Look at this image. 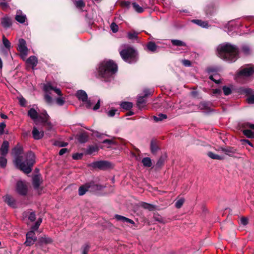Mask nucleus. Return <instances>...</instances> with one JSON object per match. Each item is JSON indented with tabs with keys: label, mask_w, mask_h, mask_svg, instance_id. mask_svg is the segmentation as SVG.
I'll return each mask as SVG.
<instances>
[{
	"label": "nucleus",
	"mask_w": 254,
	"mask_h": 254,
	"mask_svg": "<svg viewBox=\"0 0 254 254\" xmlns=\"http://www.w3.org/2000/svg\"><path fill=\"white\" fill-rule=\"evenodd\" d=\"M217 54L224 61L234 62L238 58L239 50L234 45L229 43H223L218 46Z\"/></svg>",
	"instance_id": "7ed1b4c3"
},
{
	"label": "nucleus",
	"mask_w": 254,
	"mask_h": 254,
	"mask_svg": "<svg viewBox=\"0 0 254 254\" xmlns=\"http://www.w3.org/2000/svg\"><path fill=\"white\" fill-rule=\"evenodd\" d=\"M49 118V116L47 114L46 111H45L41 115H39V119L43 123H46L48 120Z\"/></svg>",
	"instance_id": "c756f323"
},
{
	"label": "nucleus",
	"mask_w": 254,
	"mask_h": 254,
	"mask_svg": "<svg viewBox=\"0 0 254 254\" xmlns=\"http://www.w3.org/2000/svg\"><path fill=\"white\" fill-rule=\"evenodd\" d=\"M247 101L250 104L254 103V95L250 96L247 98Z\"/></svg>",
	"instance_id": "69168bd1"
},
{
	"label": "nucleus",
	"mask_w": 254,
	"mask_h": 254,
	"mask_svg": "<svg viewBox=\"0 0 254 254\" xmlns=\"http://www.w3.org/2000/svg\"><path fill=\"white\" fill-rule=\"evenodd\" d=\"M53 242L52 239L47 237L46 235H44L43 237H41L38 239V241L37 242V245L41 246L43 245H48L51 244Z\"/></svg>",
	"instance_id": "f8f14e48"
},
{
	"label": "nucleus",
	"mask_w": 254,
	"mask_h": 254,
	"mask_svg": "<svg viewBox=\"0 0 254 254\" xmlns=\"http://www.w3.org/2000/svg\"><path fill=\"white\" fill-rule=\"evenodd\" d=\"M207 155L210 158H212L213 159L222 160V159H224L223 157H222L221 156H220V155H217V154H214V153H213L212 152H208Z\"/></svg>",
	"instance_id": "4c0bfd02"
},
{
	"label": "nucleus",
	"mask_w": 254,
	"mask_h": 254,
	"mask_svg": "<svg viewBox=\"0 0 254 254\" xmlns=\"http://www.w3.org/2000/svg\"><path fill=\"white\" fill-rule=\"evenodd\" d=\"M242 51L245 54H249L250 53V49L247 46H244L242 47Z\"/></svg>",
	"instance_id": "6e6d98bb"
},
{
	"label": "nucleus",
	"mask_w": 254,
	"mask_h": 254,
	"mask_svg": "<svg viewBox=\"0 0 254 254\" xmlns=\"http://www.w3.org/2000/svg\"><path fill=\"white\" fill-rule=\"evenodd\" d=\"M44 98H45V101L48 103L50 104L52 102L53 99L49 94H45Z\"/></svg>",
	"instance_id": "603ef678"
},
{
	"label": "nucleus",
	"mask_w": 254,
	"mask_h": 254,
	"mask_svg": "<svg viewBox=\"0 0 254 254\" xmlns=\"http://www.w3.org/2000/svg\"><path fill=\"white\" fill-rule=\"evenodd\" d=\"M1 24L4 28H9L12 24L11 18L7 16L3 17L1 19Z\"/></svg>",
	"instance_id": "f3484780"
},
{
	"label": "nucleus",
	"mask_w": 254,
	"mask_h": 254,
	"mask_svg": "<svg viewBox=\"0 0 254 254\" xmlns=\"http://www.w3.org/2000/svg\"><path fill=\"white\" fill-rule=\"evenodd\" d=\"M146 47L147 49L152 52H155L157 47L155 43L153 42H149L147 44Z\"/></svg>",
	"instance_id": "473e14b6"
},
{
	"label": "nucleus",
	"mask_w": 254,
	"mask_h": 254,
	"mask_svg": "<svg viewBox=\"0 0 254 254\" xmlns=\"http://www.w3.org/2000/svg\"><path fill=\"white\" fill-rule=\"evenodd\" d=\"M4 201L10 206L15 207L16 205L14 199L9 195H6L4 197Z\"/></svg>",
	"instance_id": "393cba45"
},
{
	"label": "nucleus",
	"mask_w": 254,
	"mask_h": 254,
	"mask_svg": "<svg viewBox=\"0 0 254 254\" xmlns=\"http://www.w3.org/2000/svg\"><path fill=\"white\" fill-rule=\"evenodd\" d=\"M139 33L135 31H131L127 33V37L128 39L133 40H137Z\"/></svg>",
	"instance_id": "cd10ccee"
},
{
	"label": "nucleus",
	"mask_w": 254,
	"mask_h": 254,
	"mask_svg": "<svg viewBox=\"0 0 254 254\" xmlns=\"http://www.w3.org/2000/svg\"><path fill=\"white\" fill-rule=\"evenodd\" d=\"M221 93V90L220 89H215L213 90V95H220Z\"/></svg>",
	"instance_id": "774afa93"
},
{
	"label": "nucleus",
	"mask_w": 254,
	"mask_h": 254,
	"mask_svg": "<svg viewBox=\"0 0 254 254\" xmlns=\"http://www.w3.org/2000/svg\"><path fill=\"white\" fill-rule=\"evenodd\" d=\"M184 202H185V199L183 198H181L178 199L175 202V206H176V207L177 208H180L182 206V205L184 204Z\"/></svg>",
	"instance_id": "a18cd8bd"
},
{
	"label": "nucleus",
	"mask_w": 254,
	"mask_h": 254,
	"mask_svg": "<svg viewBox=\"0 0 254 254\" xmlns=\"http://www.w3.org/2000/svg\"><path fill=\"white\" fill-rule=\"evenodd\" d=\"M192 22L202 28H208V24L206 21H202L201 20L194 19L192 20Z\"/></svg>",
	"instance_id": "a878e982"
},
{
	"label": "nucleus",
	"mask_w": 254,
	"mask_h": 254,
	"mask_svg": "<svg viewBox=\"0 0 254 254\" xmlns=\"http://www.w3.org/2000/svg\"><path fill=\"white\" fill-rule=\"evenodd\" d=\"M8 6V4L6 2L2 1L0 2V7H1L2 9H6Z\"/></svg>",
	"instance_id": "13d9d810"
},
{
	"label": "nucleus",
	"mask_w": 254,
	"mask_h": 254,
	"mask_svg": "<svg viewBox=\"0 0 254 254\" xmlns=\"http://www.w3.org/2000/svg\"><path fill=\"white\" fill-rule=\"evenodd\" d=\"M240 221L241 224L243 225H246L248 223V219L246 217H242Z\"/></svg>",
	"instance_id": "680f3d73"
},
{
	"label": "nucleus",
	"mask_w": 254,
	"mask_h": 254,
	"mask_svg": "<svg viewBox=\"0 0 254 254\" xmlns=\"http://www.w3.org/2000/svg\"><path fill=\"white\" fill-rule=\"evenodd\" d=\"M122 48L123 49L120 51V54L124 61L129 64L137 61V53L133 48L127 45H123Z\"/></svg>",
	"instance_id": "20e7f679"
},
{
	"label": "nucleus",
	"mask_w": 254,
	"mask_h": 254,
	"mask_svg": "<svg viewBox=\"0 0 254 254\" xmlns=\"http://www.w3.org/2000/svg\"><path fill=\"white\" fill-rule=\"evenodd\" d=\"M223 90L224 93L225 95H229L232 92L231 89L230 87H227L226 86H223Z\"/></svg>",
	"instance_id": "09e8293b"
},
{
	"label": "nucleus",
	"mask_w": 254,
	"mask_h": 254,
	"mask_svg": "<svg viewBox=\"0 0 254 254\" xmlns=\"http://www.w3.org/2000/svg\"><path fill=\"white\" fill-rule=\"evenodd\" d=\"M99 150V148L96 145H91L88 147L87 149V153L88 154H91L94 152H97Z\"/></svg>",
	"instance_id": "72a5a7b5"
},
{
	"label": "nucleus",
	"mask_w": 254,
	"mask_h": 254,
	"mask_svg": "<svg viewBox=\"0 0 254 254\" xmlns=\"http://www.w3.org/2000/svg\"><path fill=\"white\" fill-rule=\"evenodd\" d=\"M121 107L126 110H129L132 107V104L129 102H124L120 104Z\"/></svg>",
	"instance_id": "c9c22d12"
},
{
	"label": "nucleus",
	"mask_w": 254,
	"mask_h": 254,
	"mask_svg": "<svg viewBox=\"0 0 254 254\" xmlns=\"http://www.w3.org/2000/svg\"><path fill=\"white\" fill-rule=\"evenodd\" d=\"M90 184L89 183L80 186L78 189V194L79 195H83L88 191L90 190Z\"/></svg>",
	"instance_id": "412c9836"
},
{
	"label": "nucleus",
	"mask_w": 254,
	"mask_h": 254,
	"mask_svg": "<svg viewBox=\"0 0 254 254\" xmlns=\"http://www.w3.org/2000/svg\"><path fill=\"white\" fill-rule=\"evenodd\" d=\"M75 5L78 8H83L85 6V4L82 0L76 1L75 2Z\"/></svg>",
	"instance_id": "de8ad7c7"
},
{
	"label": "nucleus",
	"mask_w": 254,
	"mask_h": 254,
	"mask_svg": "<svg viewBox=\"0 0 254 254\" xmlns=\"http://www.w3.org/2000/svg\"><path fill=\"white\" fill-rule=\"evenodd\" d=\"M7 164V159L4 156H1L0 157V167L4 168L6 166Z\"/></svg>",
	"instance_id": "49530a36"
},
{
	"label": "nucleus",
	"mask_w": 254,
	"mask_h": 254,
	"mask_svg": "<svg viewBox=\"0 0 254 254\" xmlns=\"http://www.w3.org/2000/svg\"><path fill=\"white\" fill-rule=\"evenodd\" d=\"M166 154H164L160 156L159 159L157 162L156 166L158 167H160L164 163L167 158Z\"/></svg>",
	"instance_id": "2f4dec72"
},
{
	"label": "nucleus",
	"mask_w": 254,
	"mask_h": 254,
	"mask_svg": "<svg viewBox=\"0 0 254 254\" xmlns=\"http://www.w3.org/2000/svg\"><path fill=\"white\" fill-rule=\"evenodd\" d=\"M17 50L20 53L21 58L24 60L27 55L28 49L26 46V42L23 39L19 40Z\"/></svg>",
	"instance_id": "0eeeda50"
},
{
	"label": "nucleus",
	"mask_w": 254,
	"mask_h": 254,
	"mask_svg": "<svg viewBox=\"0 0 254 254\" xmlns=\"http://www.w3.org/2000/svg\"><path fill=\"white\" fill-rule=\"evenodd\" d=\"M117 112L116 109H111L107 112V115L109 117H113L115 116L116 113Z\"/></svg>",
	"instance_id": "5fc2aeb1"
},
{
	"label": "nucleus",
	"mask_w": 254,
	"mask_h": 254,
	"mask_svg": "<svg viewBox=\"0 0 254 254\" xmlns=\"http://www.w3.org/2000/svg\"><path fill=\"white\" fill-rule=\"evenodd\" d=\"M210 104L206 102H202L198 105L200 110H208L209 108Z\"/></svg>",
	"instance_id": "58836bf2"
},
{
	"label": "nucleus",
	"mask_w": 254,
	"mask_h": 254,
	"mask_svg": "<svg viewBox=\"0 0 254 254\" xmlns=\"http://www.w3.org/2000/svg\"><path fill=\"white\" fill-rule=\"evenodd\" d=\"M28 115L30 118L35 121L36 120L39 119V115L38 112L33 108L30 109L28 111Z\"/></svg>",
	"instance_id": "5701e85b"
},
{
	"label": "nucleus",
	"mask_w": 254,
	"mask_h": 254,
	"mask_svg": "<svg viewBox=\"0 0 254 254\" xmlns=\"http://www.w3.org/2000/svg\"><path fill=\"white\" fill-rule=\"evenodd\" d=\"M82 156V154H78V153H76V154H74L72 156V157L74 159H79L80 158H81Z\"/></svg>",
	"instance_id": "338daca9"
},
{
	"label": "nucleus",
	"mask_w": 254,
	"mask_h": 254,
	"mask_svg": "<svg viewBox=\"0 0 254 254\" xmlns=\"http://www.w3.org/2000/svg\"><path fill=\"white\" fill-rule=\"evenodd\" d=\"M112 31L114 33H116L119 30V27L115 23L113 22L110 26Z\"/></svg>",
	"instance_id": "8fccbe9b"
},
{
	"label": "nucleus",
	"mask_w": 254,
	"mask_h": 254,
	"mask_svg": "<svg viewBox=\"0 0 254 254\" xmlns=\"http://www.w3.org/2000/svg\"><path fill=\"white\" fill-rule=\"evenodd\" d=\"M92 166L100 170H106L111 167V164L107 161H99L93 162Z\"/></svg>",
	"instance_id": "1a4fd4ad"
},
{
	"label": "nucleus",
	"mask_w": 254,
	"mask_h": 254,
	"mask_svg": "<svg viewBox=\"0 0 254 254\" xmlns=\"http://www.w3.org/2000/svg\"><path fill=\"white\" fill-rule=\"evenodd\" d=\"M9 148V143L5 140L3 142L0 148V152L1 156H5L8 153Z\"/></svg>",
	"instance_id": "dca6fc26"
},
{
	"label": "nucleus",
	"mask_w": 254,
	"mask_h": 254,
	"mask_svg": "<svg viewBox=\"0 0 254 254\" xmlns=\"http://www.w3.org/2000/svg\"><path fill=\"white\" fill-rule=\"evenodd\" d=\"M158 147L154 142V141L152 140L150 143V149L152 153H155L158 150Z\"/></svg>",
	"instance_id": "c03bdc74"
},
{
	"label": "nucleus",
	"mask_w": 254,
	"mask_h": 254,
	"mask_svg": "<svg viewBox=\"0 0 254 254\" xmlns=\"http://www.w3.org/2000/svg\"><path fill=\"white\" fill-rule=\"evenodd\" d=\"M167 115L163 114H159L157 116H154L153 118L155 122L162 121L164 119H167Z\"/></svg>",
	"instance_id": "e433bc0d"
},
{
	"label": "nucleus",
	"mask_w": 254,
	"mask_h": 254,
	"mask_svg": "<svg viewBox=\"0 0 254 254\" xmlns=\"http://www.w3.org/2000/svg\"><path fill=\"white\" fill-rule=\"evenodd\" d=\"M171 43L173 46H178V47H186V44L181 40H175L173 39L171 40Z\"/></svg>",
	"instance_id": "7c9ffc66"
},
{
	"label": "nucleus",
	"mask_w": 254,
	"mask_h": 254,
	"mask_svg": "<svg viewBox=\"0 0 254 254\" xmlns=\"http://www.w3.org/2000/svg\"><path fill=\"white\" fill-rule=\"evenodd\" d=\"M221 150L224 152L226 155L230 156H233L236 153L237 150L235 148L231 147L227 148H221Z\"/></svg>",
	"instance_id": "aec40b11"
},
{
	"label": "nucleus",
	"mask_w": 254,
	"mask_h": 254,
	"mask_svg": "<svg viewBox=\"0 0 254 254\" xmlns=\"http://www.w3.org/2000/svg\"><path fill=\"white\" fill-rule=\"evenodd\" d=\"M16 191L20 195H25L27 192V188L22 181H19L16 184Z\"/></svg>",
	"instance_id": "9d476101"
},
{
	"label": "nucleus",
	"mask_w": 254,
	"mask_h": 254,
	"mask_svg": "<svg viewBox=\"0 0 254 254\" xmlns=\"http://www.w3.org/2000/svg\"><path fill=\"white\" fill-rule=\"evenodd\" d=\"M41 183L40 177L39 175H35L32 178V184L35 189H38Z\"/></svg>",
	"instance_id": "4be33fe9"
},
{
	"label": "nucleus",
	"mask_w": 254,
	"mask_h": 254,
	"mask_svg": "<svg viewBox=\"0 0 254 254\" xmlns=\"http://www.w3.org/2000/svg\"><path fill=\"white\" fill-rule=\"evenodd\" d=\"M6 125L4 123H1L0 124V134H2L4 133V129Z\"/></svg>",
	"instance_id": "4d7b16f0"
},
{
	"label": "nucleus",
	"mask_w": 254,
	"mask_h": 254,
	"mask_svg": "<svg viewBox=\"0 0 254 254\" xmlns=\"http://www.w3.org/2000/svg\"><path fill=\"white\" fill-rule=\"evenodd\" d=\"M234 22L233 21L229 22L228 24H227L228 28V29L231 27L232 29L231 30H228L227 32L228 34L232 35V34L231 33V31L235 29V27H234Z\"/></svg>",
	"instance_id": "3c124183"
},
{
	"label": "nucleus",
	"mask_w": 254,
	"mask_h": 254,
	"mask_svg": "<svg viewBox=\"0 0 254 254\" xmlns=\"http://www.w3.org/2000/svg\"><path fill=\"white\" fill-rule=\"evenodd\" d=\"M115 218L117 221H119L123 222L124 223H129L131 224H134V222L132 220L122 215L116 214L115 215Z\"/></svg>",
	"instance_id": "6ab92c4d"
},
{
	"label": "nucleus",
	"mask_w": 254,
	"mask_h": 254,
	"mask_svg": "<svg viewBox=\"0 0 254 254\" xmlns=\"http://www.w3.org/2000/svg\"><path fill=\"white\" fill-rule=\"evenodd\" d=\"M23 218H27L31 222H33L36 219V215L34 212L28 210L22 214Z\"/></svg>",
	"instance_id": "2eb2a0df"
},
{
	"label": "nucleus",
	"mask_w": 254,
	"mask_h": 254,
	"mask_svg": "<svg viewBox=\"0 0 254 254\" xmlns=\"http://www.w3.org/2000/svg\"><path fill=\"white\" fill-rule=\"evenodd\" d=\"M132 5L134 8V9L138 13H141L143 11V8L140 6L136 2L132 3Z\"/></svg>",
	"instance_id": "a19ab883"
},
{
	"label": "nucleus",
	"mask_w": 254,
	"mask_h": 254,
	"mask_svg": "<svg viewBox=\"0 0 254 254\" xmlns=\"http://www.w3.org/2000/svg\"><path fill=\"white\" fill-rule=\"evenodd\" d=\"M26 63L30 65L32 69H34L38 63L37 58L34 56H30L26 60Z\"/></svg>",
	"instance_id": "a211bd4d"
},
{
	"label": "nucleus",
	"mask_w": 254,
	"mask_h": 254,
	"mask_svg": "<svg viewBox=\"0 0 254 254\" xmlns=\"http://www.w3.org/2000/svg\"><path fill=\"white\" fill-rule=\"evenodd\" d=\"M88 135L86 132H81L78 135V140L80 143L86 142L88 141Z\"/></svg>",
	"instance_id": "b1692460"
},
{
	"label": "nucleus",
	"mask_w": 254,
	"mask_h": 254,
	"mask_svg": "<svg viewBox=\"0 0 254 254\" xmlns=\"http://www.w3.org/2000/svg\"><path fill=\"white\" fill-rule=\"evenodd\" d=\"M254 73V65L251 64L242 67L238 72V76L242 77H249Z\"/></svg>",
	"instance_id": "423d86ee"
},
{
	"label": "nucleus",
	"mask_w": 254,
	"mask_h": 254,
	"mask_svg": "<svg viewBox=\"0 0 254 254\" xmlns=\"http://www.w3.org/2000/svg\"><path fill=\"white\" fill-rule=\"evenodd\" d=\"M39 226V224H38V223L36 222L35 224L31 227V230L30 231H33L34 232H35V231L37 230L38 229Z\"/></svg>",
	"instance_id": "0e129e2a"
},
{
	"label": "nucleus",
	"mask_w": 254,
	"mask_h": 254,
	"mask_svg": "<svg viewBox=\"0 0 254 254\" xmlns=\"http://www.w3.org/2000/svg\"><path fill=\"white\" fill-rule=\"evenodd\" d=\"M36 241L37 237L36 236L35 232L30 231L26 233V241L24 242V245L26 246L29 247L33 245Z\"/></svg>",
	"instance_id": "6e6552de"
},
{
	"label": "nucleus",
	"mask_w": 254,
	"mask_h": 254,
	"mask_svg": "<svg viewBox=\"0 0 254 254\" xmlns=\"http://www.w3.org/2000/svg\"><path fill=\"white\" fill-rule=\"evenodd\" d=\"M23 149L20 146H16L12 150V154L15 157L14 163L17 168L26 174L31 172L32 167L35 163L34 154L30 151L26 155L25 160L22 162L20 155L22 154Z\"/></svg>",
	"instance_id": "f03ea898"
},
{
	"label": "nucleus",
	"mask_w": 254,
	"mask_h": 254,
	"mask_svg": "<svg viewBox=\"0 0 254 254\" xmlns=\"http://www.w3.org/2000/svg\"><path fill=\"white\" fill-rule=\"evenodd\" d=\"M89 250V246L87 245L84 246L83 248L82 254H88Z\"/></svg>",
	"instance_id": "bf43d9fd"
},
{
	"label": "nucleus",
	"mask_w": 254,
	"mask_h": 254,
	"mask_svg": "<svg viewBox=\"0 0 254 254\" xmlns=\"http://www.w3.org/2000/svg\"><path fill=\"white\" fill-rule=\"evenodd\" d=\"M19 104L21 106H24L26 104V100L23 98L21 97L19 99Z\"/></svg>",
	"instance_id": "e2e57ef3"
},
{
	"label": "nucleus",
	"mask_w": 254,
	"mask_h": 254,
	"mask_svg": "<svg viewBox=\"0 0 254 254\" xmlns=\"http://www.w3.org/2000/svg\"><path fill=\"white\" fill-rule=\"evenodd\" d=\"M15 20L20 23H23L26 19V16L20 10H17L15 16Z\"/></svg>",
	"instance_id": "4468645a"
},
{
	"label": "nucleus",
	"mask_w": 254,
	"mask_h": 254,
	"mask_svg": "<svg viewBox=\"0 0 254 254\" xmlns=\"http://www.w3.org/2000/svg\"><path fill=\"white\" fill-rule=\"evenodd\" d=\"M2 43L6 48L8 49H10L11 46L10 43L9 42L8 40L5 38V37L4 35L2 36Z\"/></svg>",
	"instance_id": "37998d69"
},
{
	"label": "nucleus",
	"mask_w": 254,
	"mask_h": 254,
	"mask_svg": "<svg viewBox=\"0 0 254 254\" xmlns=\"http://www.w3.org/2000/svg\"><path fill=\"white\" fill-rule=\"evenodd\" d=\"M32 134L34 139L39 140L43 137L44 131L43 130L39 131L37 127H34L32 130Z\"/></svg>",
	"instance_id": "ddd939ff"
},
{
	"label": "nucleus",
	"mask_w": 254,
	"mask_h": 254,
	"mask_svg": "<svg viewBox=\"0 0 254 254\" xmlns=\"http://www.w3.org/2000/svg\"><path fill=\"white\" fill-rule=\"evenodd\" d=\"M56 102L59 105L62 106L64 104L65 101L63 98L59 97L57 98Z\"/></svg>",
	"instance_id": "864d4df0"
},
{
	"label": "nucleus",
	"mask_w": 254,
	"mask_h": 254,
	"mask_svg": "<svg viewBox=\"0 0 254 254\" xmlns=\"http://www.w3.org/2000/svg\"><path fill=\"white\" fill-rule=\"evenodd\" d=\"M244 135L249 138H254V132L250 129H244L243 131Z\"/></svg>",
	"instance_id": "79ce46f5"
},
{
	"label": "nucleus",
	"mask_w": 254,
	"mask_h": 254,
	"mask_svg": "<svg viewBox=\"0 0 254 254\" xmlns=\"http://www.w3.org/2000/svg\"><path fill=\"white\" fill-rule=\"evenodd\" d=\"M44 90L47 93L49 92L50 90H54L58 95L62 96L61 90L59 88L53 87L50 83L44 85Z\"/></svg>",
	"instance_id": "9b49d317"
},
{
	"label": "nucleus",
	"mask_w": 254,
	"mask_h": 254,
	"mask_svg": "<svg viewBox=\"0 0 254 254\" xmlns=\"http://www.w3.org/2000/svg\"><path fill=\"white\" fill-rule=\"evenodd\" d=\"M76 96L79 100L82 101L86 104L85 106L87 108H91L95 103V101L90 99H88L87 94L84 90H80L77 91L76 93Z\"/></svg>",
	"instance_id": "39448f33"
},
{
	"label": "nucleus",
	"mask_w": 254,
	"mask_h": 254,
	"mask_svg": "<svg viewBox=\"0 0 254 254\" xmlns=\"http://www.w3.org/2000/svg\"><path fill=\"white\" fill-rule=\"evenodd\" d=\"M146 98L143 96H139L137 99V104L139 108H142L146 103Z\"/></svg>",
	"instance_id": "c85d7f7f"
},
{
	"label": "nucleus",
	"mask_w": 254,
	"mask_h": 254,
	"mask_svg": "<svg viewBox=\"0 0 254 254\" xmlns=\"http://www.w3.org/2000/svg\"><path fill=\"white\" fill-rule=\"evenodd\" d=\"M142 163L144 166L150 167L152 165L151 160L149 157H145L142 159Z\"/></svg>",
	"instance_id": "f704fd0d"
},
{
	"label": "nucleus",
	"mask_w": 254,
	"mask_h": 254,
	"mask_svg": "<svg viewBox=\"0 0 254 254\" xmlns=\"http://www.w3.org/2000/svg\"><path fill=\"white\" fill-rule=\"evenodd\" d=\"M118 71V66L113 61L104 60L96 67V76L105 82H110L114 78Z\"/></svg>",
	"instance_id": "f257e3e1"
},
{
	"label": "nucleus",
	"mask_w": 254,
	"mask_h": 254,
	"mask_svg": "<svg viewBox=\"0 0 254 254\" xmlns=\"http://www.w3.org/2000/svg\"><path fill=\"white\" fill-rule=\"evenodd\" d=\"M90 184V191H97V190H100L103 188V187L100 185L95 184L94 182H90L89 183Z\"/></svg>",
	"instance_id": "bb28decb"
},
{
	"label": "nucleus",
	"mask_w": 254,
	"mask_h": 254,
	"mask_svg": "<svg viewBox=\"0 0 254 254\" xmlns=\"http://www.w3.org/2000/svg\"><path fill=\"white\" fill-rule=\"evenodd\" d=\"M141 205L144 208L148 209L150 211H152L155 208L154 205L146 202H142Z\"/></svg>",
	"instance_id": "ea45409f"
},
{
	"label": "nucleus",
	"mask_w": 254,
	"mask_h": 254,
	"mask_svg": "<svg viewBox=\"0 0 254 254\" xmlns=\"http://www.w3.org/2000/svg\"><path fill=\"white\" fill-rule=\"evenodd\" d=\"M182 63L185 66H190L191 65V62L189 60H183L182 61Z\"/></svg>",
	"instance_id": "052dcab7"
}]
</instances>
